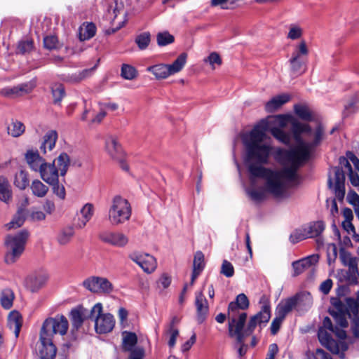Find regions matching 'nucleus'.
I'll use <instances>...</instances> for the list:
<instances>
[{
    "instance_id": "obj_37",
    "label": "nucleus",
    "mask_w": 359,
    "mask_h": 359,
    "mask_svg": "<svg viewBox=\"0 0 359 359\" xmlns=\"http://www.w3.org/2000/svg\"><path fill=\"white\" fill-rule=\"evenodd\" d=\"M320 328H324L325 330H327L330 332L334 333L337 337L339 339H345L346 337V334L344 330L337 327H334L332 325V321L330 318L325 317L323 321V326Z\"/></svg>"
},
{
    "instance_id": "obj_33",
    "label": "nucleus",
    "mask_w": 359,
    "mask_h": 359,
    "mask_svg": "<svg viewBox=\"0 0 359 359\" xmlns=\"http://www.w3.org/2000/svg\"><path fill=\"white\" fill-rule=\"evenodd\" d=\"M137 341V337L135 333L126 331L122 333V346L124 351H130L131 353Z\"/></svg>"
},
{
    "instance_id": "obj_36",
    "label": "nucleus",
    "mask_w": 359,
    "mask_h": 359,
    "mask_svg": "<svg viewBox=\"0 0 359 359\" xmlns=\"http://www.w3.org/2000/svg\"><path fill=\"white\" fill-rule=\"evenodd\" d=\"M83 309H73L71 311V322L72 325V330H77L83 325Z\"/></svg>"
},
{
    "instance_id": "obj_34",
    "label": "nucleus",
    "mask_w": 359,
    "mask_h": 359,
    "mask_svg": "<svg viewBox=\"0 0 359 359\" xmlns=\"http://www.w3.org/2000/svg\"><path fill=\"white\" fill-rule=\"evenodd\" d=\"M96 32V27L93 23H83L79 29V36L81 41H86L93 37Z\"/></svg>"
},
{
    "instance_id": "obj_5",
    "label": "nucleus",
    "mask_w": 359,
    "mask_h": 359,
    "mask_svg": "<svg viewBox=\"0 0 359 359\" xmlns=\"http://www.w3.org/2000/svg\"><path fill=\"white\" fill-rule=\"evenodd\" d=\"M131 215L132 208L128 200L120 196L112 198L108 210V220L111 225L124 224L130 219Z\"/></svg>"
},
{
    "instance_id": "obj_38",
    "label": "nucleus",
    "mask_w": 359,
    "mask_h": 359,
    "mask_svg": "<svg viewBox=\"0 0 359 359\" xmlns=\"http://www.w3.org/2000/svg\"><path fill=\"white\" fill-rule=\"evenodd\" d=\"M31 190L34 196L43 198L46 195L48 191V187L39 180H34L32 182Z\"/></svg>"
},
{
    "instance_id": "obj_27",
    "label": "nucleus",
    "mask_w": 359,
    "mask_h": 359,
    "mask_svg": "<svg viewBox=\"0 0 359 359\" xmlns=\"http://www.w3.org/2000/svg\"><path fill=\"white\" fill-rule=\"evenodd\" d=\"M334 189L336 193L339 196L344 197L345 194L344 182L345 175L344 171L340 168H334Z\"/></svg>"
},
{
    "instance_id": "obj_53",
    "label": "nucleus",
    "mask_w": 359,
    "mask_h": 359,
    "mask_svg": "<svg viewBox=\"0 0 359 359\" xmlns=\"http://www.w3.org/2000/svg\"><path fill=\"white\" fill-rule=\"evenodd\" d=\"M43 45L44 47L48 50L57 49L60 48L57 38L53 35L44 37Z\"/></svg>"
},
{
    "instance_id": "obj_62",
    "label": "nucleus",
    "mask_w": 359,
    "mask_h": 359,
    "mask_svg": "<svg viewBox=\"0 0 359 359\" xmlns=\"http://www.w3.org/2000/svg\"><path fill=\"white\" fill-rule=\"evenodd\" d=\"M332 280L331 279H327L325 280V281H323L320 285V290L324 294H327L332 287Z\"/></svg>"
},
{
    "instance_id": "obj_56",
    "label": "nucleus",
    "mask_w": 359,
    "mask_h": 359,
    "mask_svg": "<svg viewBox=\"0 0 359 359\" xmlns=\"http://www.w3.org/2000/svg\"><path fill=\"white\" fill-rule=\"evenodd\" d=\"M221 273L227 278L232 277L234 274V268L231 263L224 260L221 267Z\"/></svg>"
},
{
    "instance_id": "obj_1",
    "label": "nucleus",
    "mask_w": 359,
    "mask_h": 359,
    "mask_svg": "<svg viewBox=\"0 0 359 359\" xmlns=\"http://www.w3.org/2000/svg\"><path fill=\"white\" fill-rule=\"evenodd\" d=\"M276 120L280 128L271 129L273 136L279 142L290 144L291 135L282 128L291 121L290 130L294 141L290 149L278 148L276 151L275 158L283 166L282 168L272 169L263 165L269 163L273 149L264 126L257 125L242 136L250 179L246 191L256 202L265 200L269 194L278 199L289 198L290 187L299 180L297 170L310 159L323 138L324 130L320 125L312 129L309 124L292 120L289 116H278Z\"/></svg>"
},
{
    "instance_id": "obj_43",
    "label": "nucleus",
    "mask_w": 359,
    "mask_h": 359,
    "mask_svg": "<svg viewBox=\"0 0 359 359\" xmlns=\"http://www.w3.org/2000/svg\"><path fill=\"white\" fill-rule=\"evenodd\" d=\"M175 37L168 32L164 31L157 34L156 41L159 46H165L174 42Z\"/></svg>"
},
{
    "instance_id": "obj_20",
    "label": "nucleus",
    "mask_w": 359,
    "mask_h": 359,
    "mask_svg": "<svg viewBox=\"0 0 359 359\" xmlns=\"http://www.w3.org/2000/svg\"><path fill=\"white\" fill-rule=\"evenodd\" d=\"M195 305L197 311V320L199 323H202L209 311L208 304L203 292L201 291L196 294Z\"/></svg>"
},
{
    "instance_id": "obj_63",
    "label": "nucleus",
    "mask_w": 359,
    "mask_h": 359,
    "mask_svg": "<svg viewBox=\"0 0 359 359\" xmlns=\"http://www.w3.org/2000/svg\"><path fill=\"white\" fill-rule=\"evenodd\" d=\"M144 355V350L143 348L137 347L132 351L130 359H143Z\"/></svg>"
},
{
    "instance_id": "obj_55",
    "label": "nucleus",
    "mask_w": 359,
    "mask_h": 359,
    "mask_svg": "<svg viewBox=\"0 0 359 359\" xmlns=\"http://www.w3.org/2000/svg\"><path fill=\"white\" fill-rule=\"evenodd\" d=\"M167 333L169 334L168 345L170 347L172 348L176 344V339L179 335V330L177 327L172 325L169 326Z\"/></svg>"
},
{
    "instance_id": "obj_49",
    "label": "nucleus",
    "mask_w": 359,
    "mask_h": 359,
    "mask_svg": "<svg viewBox=\"0 0 359 359\" xmlns=\"http://www.w3.org/2000/svg\"><path fill=\"white\" fill-rule=\"evenodd\" d=\"M297 298V305H302L306 307H310L313 303V299L309 292H302L293 297Z\"/></svg>"
},
{
    "instance_id": "obj_8",
    "label": "nucleus",
    "mask_w": 359,
    "mask_h": 359,
    "mask_svg": "<svg viewBox=\"0 0 359 359\" xmlns=\"http://www.w3.org/2000/svg\"><path fill=\"white\" fill-rule=\"evenodd\" d=\"M332 305L334 306L335 312L346 311L348 312V317H352V331L355 337H359V304L352 298L346 299V304L340 299L333 298L331 300Z\"/></svg>"
},
{
    "instance_id": "obj_64",
    "label": "nucleus",
    "mask_w": 359,
    "mask_h": 359,
    "mask_svg": "<svg viewBox=\"0 0 359 359\" xmlns=\"http://www.w3.org/2000/svg\"><path fill=\"white\" fill-rule=\"evenodd\" d=\"M278 351V347L276 344H271L269 347L268 353L266 359H274L275 355Z\"/></svg>"
},
{
    "instance_id": "obj_44",
    "label": "nucleus",
    "mask_w": 359,
    "mask_h": 359,
    "mask_svg": "<svg viewBox=\"0 0 359 359\" xmlns=\"http://www.w3.org/2000/svg\"><path fill=\"white\" fill-rule=\"evenodd\" d=\"M330 313L334 318L336 323L341 327H346L348 326L347 316H348V312L347 311L335 312L334 310H330Z\"/></svg>"
},
{
    "instance_id": "obj_9",
    "label": "nucleus",
    "mask_w": 359,
    "mask_h": 359,
    "mask_svg": "<svg viewBox=\"0 0 359 359\" xmlns=\"http://www.w3.org/2000/svg\"><path fill=\"white\" fill-rule=\"evenodd\" d=\"M325 228V223L320 220L306 223L290 234V241L294 244L307 238L318 237L324 231Z\"/></svg>"
},
{
    "instance_id": "obj_41",
    "label": "nucleus",
    "mask_w": 359,
    "mask_h": 359,
    "mask_svg": "<svg viewBox=\"0 0 359 359\" xmlns=\"http://www.w3.org/2000/svg\"><path fill=\"white\" fill-rule=\"evenodd\" d=\"M13 299L14 294L11 289H5L1 292L0 300L4 309H10L13 306Z\"/></svg>"
},
{
    "instance_id": "obj_3",
    "label": "nucleus",
    "mask_w": 359,
    "mask_h": 359,
    "mask_svg": "<svg viewBox=\"0 0 359 359\" xmlns=\"http://www.w3.org/2000/svg\"><path fill=\"white\" fill-rule=\"evenodd\" d=\"M29 168L39 174L41 178L48 184L58 182L59 173L55 163H48L40 156L37 150L28 149L25 154Z\"/></svg>"
},
{
    "instance_id": "obj_26",
    "label": "nucleus",
    "mask_w": 359,
    "mask_h": 359,
    "mask_svg": "<svg viewBox=\"0 0 359 359\" xmlns=\"http://www.w3.org/2000/svg\"><path fill=\"white\" fill-rule=\"evenodd\" d=\"M309 53V50L306 41L302 40L294 46L290 58L306 62Z\"/></svg>"
},
{
    "instance_id": "obj_25",
    "label": "nucleus",
    "mask_w": 359,
    "mask_h": 359,
    "mask_svg": "<svg viewBox=\"0 0 359 359\" xmlns=\"http://www.w3.org/2000/svg\"><path fill=\"white\" fill-rule=\"evenodd\" d=\"M296 305L297 298L291 297L285 301H281L276 308V315L285 318L286 315L290 313Z\"/></svg>"
},
{
    "instance_id": "obj_22",
    "label": "nucleus",
    "mask_w": 359,
    "mask_h": 359,
    "mask_svg": "<svg viewBox=\"0 0 359 359\" xmlns=\"http://www.w3.org/2000/svg\"><path fill=\"white\" fill-rule=\"evenodd\" d=\"M289 94L283 93L272 97L265 104V109L267 112H274L290 100Z\"/></svg>"
},
{
    "instance_id": "obj_35",
    "label": "nucleus",
    "mask_w": 359,
    "mask_h": 359,
    "mask_svg": "<svg viewBox=\"0 0 359 359\" xmlns=\"http://www.w3.org/2000/svg\"><path fill=\"white\" fill-rule=\"evenodd\" d=\"M27 213L25 209H19L12 220L6 224L8 229L20 227L25 221Z\"/></svg>"
},
{
    "instance_id": "obj_42",
    "label": "nucleus",
    "mask_w": 359,
    "mask_h": 359,
    "mask_svg": "<svg viewBox=\"0 0 359 359\" xmlns=\"http://www.w3.org/2000/svg\"><path fill=\"white\" fill-rule=\"evenodd\" d=\"M290 69L293 74L299 75L303 74L306 70V62L304 60H297L294 58L289 60Z\"/></svg>"
},
{
    "instance_id": "obj_15",
    "label": "nucleus",
    "mask_w": 359,
    "mask_h": 359,
    "mask_svg": "<svg viewBox=\"0 0 359 359\" xmlns=\"http://www.w3.org/2000/svg\"><path fill=\"white\" fill-rule=\"evenodd\" d=\"M319 261V256L316 254L309 255L300 260L294 262L292 263V268L294 270V276H297L306 270L313 269Z\"/></svg>"
},
{
    "instance_id": "obj_48",
    "label": "nucleus",
    "mask_w": 359,
    "mask_h": 359,
    "mask_svg": "<svg viewBox=\"0 0 359 359\" xmlns=\"http://www.w3.org/2000/svg\"><path fill=\"white\" fill-rule=\"evenodd\" d=\"M151 41V35L149 32H143L135 39V43L140 50L146 49Z\"/></svg>"
},
{
    "instance_id": "obj_54",
    "label": "nucleus",
    "mask_w": 359,
    "mask_h": 359,
    "mask_svg": "<svg viewBox=\"0 0 359 359\" xmlns=\"http://www.w3.org/2000/svg\"><path fill=\"white\" fill-rule=\"evenodd\" d=\"M90 69H84L81 72L72 74L68 79L69 82L76 83L82 81L85 78H86L88 74L90 73Z\"/></svg>"
},
{
    "instance_id": "obj_16",
    "label": "nucleus",
    "mask_w": 359,
    "mask_h": 359,
    "mask_svg": "<svg viewBox=\"0 0 359 359\" xmlns=\"http://www.w3.org/2000/svg\"><path fill=\"white\" fill-rule=\"evenodd\" d=\"M40 334L39 341L40 344L38 348V353L41 359H54L57 353V348L53 342V339L46 337V339L42 338Z\"/></svg>"
},
{
    "instance_id": "obj_51",
    "label": "nucleus",
    "mask_w": 359,
    "mask_h": 359,
    "mask_svg": "<svg viewBox=\"0 0 359 359\" xmlns=\"http://www.w3.org/2000/svg\"><path fill=\"white\" fill-rule=\"evenodd\" d=\"M15 185L20 189H24L28 184V179L25 171L20 170L16 173L14 179Z\"/></svg>"
},
{
    "instance_id": "obj_14",
    "label": "nucleus",
    "mask_w": 359,
    "mask_h": 359,
    "mask_svg": "<svg viewBox=\"0 0 359 359\" xmlns=\"http://www.w3.org/2000/svg\"><path fill=\"white\" fill-rule=\"evenodd\" d=\"M99 237L104 243L117 248L125 247L129 241L128 237L119 231H103Z\"/></svg>"
},
{
    "instance_id": "obj_46",
    "label": "nucleus",
    "mask_w": 359,
    "mask_h": 359,
    "mask_svg": "<svg viewBox=\"0 0 359 359\" xmlns=\"http://www.w3.org/2000/svg\"><path fill=\"white\" fill-rule=\"evenodd\" d=\"M295 114L302 119L309 121L312 118L311 112L306 105L296 104L294 106Z\"/></svg>"
},
{
    "instance_id": "obj_19",
    "label": "nucleus",
    "mask_w": 359,
    "mask_h": 359,
    "mask_svg": "<svg viewBox=\"0 0 359 359\" xmlns=\"http://www.w3.org/2000/svg\"><path fill=\"white\" fill-rule=\"evenodd\" d=\"M94 212V207L91 203L85 204L77 213V219L75 220V226L77 229H83L91 219Z\"/></svg>"
},
{
    "instance_id": "obj_61",
    "label": "nucleus",
    "mask_w": 359,
    "mask_h": 359,
    "mask_svg": "<svg viewBox=\"0 0 359 359\" xmlns=\"http://www.w3.org/2000/svg\"><path fill=\"white\" fill-rule=\"evenodd\" d=\"M52 185L53 186L54 194L60 199H65L66 195L65 187L62 185H60L58 182Z\"/></svg>"
},
{
    "instance_id": "obj_24",
    "label": "nucleus",
    "mask_w": 359,
    "mask_h": 359,
    "mask_svg": "<svg viewBox=\"0 0 359 359\" xmlns=\"http://www.w3.org/2000/svg\"><path fill=\"white\" fill-rule=\"evenodd\" d=\"M22 324V316L19 312L16 311H11L8 317V325L9 328L13 332L15 337L19 336Z\"/></svg>"
},
{
    "instance_id": "obj_2",
    "label": "nucleus",
    "mask_w": 359,
    "mask_h": 359,
    "mask_svg": "<svg viewBox=\"0 0 359 359\" xmlns=\"http://www.w3.org/2000/svg\"><path fill=\"white\" fill-rule=\"evenodd\" d=\"M259 304H262L259 312L250 318L246 329L243 330L247 318L245 313H240L238 320L233 318L232 321L229 323L230 337H235L237 342L241 345L238 348L240 356L243 355L246 352V346L244 344L245 338L250 335L257 325L262 327L270 320L271 306L269 299L265 296H262L259 300Z\"/></svg>"
},
{
    "instance_id": "obj_30",
    "label": "nucleus",
    "mask_w": 359,
    "mask_h": 359,
    "mask_svg": "<svg viewBox=\"0 0 359 359\" xmlns=\"http://www.w3.org/2000/svg\"><path fill=\"white\" fill-rule=\"evenodd\" d=\"M339 259L342 264L348 266L353 271H358L359 259L352 257V255L344 248L339 251Z\"/></svg>"
},
{
    "instance_id": "obj_57",
    "label": "nucleus",
    "mask_w": 359,
    "mask_h": 359,
    "mask_svg": "<svg viewBox=\"0 0 359 359\" xmlns=\"http://www.w3.org/2000/svg\"><path fill=\"white\" fill-rule=\"evenodd\" d=\"M33 48V42L29 40L22 41L18 43L17 52L25 54L30 52Z\"/></svg>"
},
{
    "instance_id": "obj_23",
    "label": "nucleus",
    "mask_w": 359,
    "mask_h": 359,
    "mask_svg": "<svg viewBox=\"0 0 359 359\" xmlns=\"http://www.w3.org/2000/svg\"><path fill=\"white\" fill-rule=\"evenodd\" d=\"M47 276L44 274L29 276L25 282L26 287L32 292H37L46 283Z\"/></svg>"
},
{
    "instance_id": "obj_29",
    "label": "nucleus",
    "mask_w": 359,
    "mask_h": 359,
    "mask_svg": "<svg viewBox=\"0 0 359 359\" xmlns=\"http://www.w3.org/2000/svg\"><path fill=\"white\" fill-rule=\"evenodd\" d=\"M12 198V189L8 179L0 176V200L8 203Z\"/></svg>"
},
{
    "instance_id": "obj_40",
    "label": "nucleus",
    "mask_w": 359,
    "mask_h": 359,
    "mask_svg": "<svg viewBox=\"0 0 359 359\" xmlns=\"http://www.w3.org/2000/svg\"><path fill=\"white\" fill-rule=\"evenodd\" d=\"M25 127L24 124L19 121H13L8 126V133L13 137H17L20 136L25 132Z\"/></svg>"
},
{
    "instance_id": "obj_58",
    "label": "nucleus",
    "mask_w": 359,
    "mask_h": 359,
    "mask_svg": "<svg viewBox=\"0 0 359 359\" xmlns=\"http://www.w3.org/2000/svg\"><path fill=\"white\" fill-rule=\"evenodd\" d=\"M172 281L171 276L167 273H163L157 281V286L159 289L164 290L168 288Z\"/></svg>"
},
{
    "instance_id": "obj_50",
    "label": "nucleus",
    "mask_w": 359,
    "mask_h": 359,
    "mask_svg": "<svg viewBox=\"0 0 359 359\" xmlns=\"http://www.w3.org/2000/svg\"><path fill=\"white\" fill-rule=\"evenodd\" d=\"M303 35V29L298 25H290L287 38L291 40L299 39Z\"/></svg>"
},
{
    "instance_id": "obj_47",
    "label": "nucleus",
    "mask_w": 359,
    "mask_h": 359,
    "mask_svg": "<svg viewBox=\"0 0 359 359\" xmlns=\"http://www.w3.org/2000/svg\"><path fill=\"white\" fill-rule=\"evenodd\" d=\"M51 89L54 103L59 104L65 95L64 86L61 83H55Z\"/></svg>"
},
{
    "instance_id": "obj_18",
    "label": "nucleus",
    "mask_w": 359,
    "mask_h": 359,
    "mask_svg": "<svg viewBox=\"0 0 359 359\" xmlns=\"http://www.w3.org/2000/svg\"><path fill=\"white\" fill-rule=\"evenodd\" d=\"M249 306V301L247 296L241 293L238 294L236 297L235 302H232L229 304L228 308V316L230 319L229 322L232 321V318H234L236 320L238 319L236 318V315L238 312V309L245 310L248 309Z\"/></svg>"
},
{
    "instance_id": "obj_28",
    "label": "nucleus",
    "mask_w": 359,
    "mask_h": 359,
    "mask_svg": "<svg viewBox=\"0 0 359 359\" xmlns=\"http://www.w3.org/2000/svg\"><path fill=\"white\" fill-rule=\"evenodd\" d=\"M57 139V134L55 130H50L46 133L43 142L40 146V149L43 154H46L47 149L51 151L55 146Z\"/></svg>"
},
{
    "instance_id": "obj_6",
    "label": "nucleus",
    "mask_w": 359,
    "mask_h": 359,
    "mask_svg": "<svg viewBox=\"0 0 359 359\" xmlns=\"http://www.w3.org/2000/svg\"><path fill=\"white\" fill-rule=\"evenodd\" d=\"M187 54L181 53L170 65L160 63L147 68V71L152 73L156 79H165L170 76L180 72L187 63Z\"/></svg>"
},
{
    "instance_id": "obj_39",
    "label": "nucleus",
    "mask_w": 359,
    "mask_h": 359,
    "mask_svg": "<svg viewBox=\"0 0 359 359\" xmlns=\"http://www.w3.org/2000/svg\"><path fill=\"white\" fill-rule=\"evenodd\" d=\"M203 62L208 65L212 70L216 69L222 64V57L217 52L210 53L208 57L203 59Z\"/></svg>"
},
{
    "instance_id": "obj_45",
    "label": "nucleus",
    "mask_w": 359,
    "mask_h": 359,
    "mask_svg": "<svg viewBox=\"0 0 359 359\" xmlns=\"http://www.w3.org/2000/svg\"><path fill=\"white\" fill-rule=\"evenodd\" d=\"M121 75L126 80H133L137 76V71L134 67L123 64L121 67Z\"/></svg>"
},
{
    "instance_id": "obj_59",
    "label": "nucleus",
    "mask_w": 359,
    "mask_h": 359,
    "mask_svg": "<svg viewBox=\"0 0 359 359\" xmlns=\"http://www.w3.org/2000/svg\"><path fill=\"white\" fill-rule=\"evenodd\" d=\"M283 320V318H280V316L276 315L271 325V332L272 334H276L278 332Z\"/></svg>"
},
{
    "instance_id": "obj_31",
    "label": "nucleus",
    "mask_w": 359,
    "mask_h": 359,
    "mask_svg": "<svg viewBox=\"0 0 359 359\" xmlns=\"http://www.w3.org/2000/svg\"><path fill=\"white\" fill-rule=\"evenodd\" d=\"M52 163H55V167L58 170L59 175L64 176L69 166L70 159L66 153H62Z\"/></svg>"
},
{
    "instance_id": "obj_11",
    "label": "nucleus",
    "mask_w": 359,
    "mask_h": 359,
    "mask_svg": "<svg viewBox=\"0 0 359 359\" xmlns=\"http://www.w3.org/2000/svg\"><path fill=\"white\" fill-rule=\"evenodd\" d=\"M105 151L114 161H117L121 168L129 170V166L125 160V153L118 143V139L114 135H108L105 140Z\"/></svg>"
},
{
    "instance_id": "obj_21",
    "label": "nucleus",
    "mask_w": 359,
    "mask_h": 359,
    "mask_svg": "<svg viewBox=\"0 0 359 359\" xmlns=\"http://www.w3.org/2000/svg\"><path fill=\"white\" fill-rule=\"evenodd\" d=\"M327 330L324 328H319L318 336L321 344L326 347L329 351L333 353H337L339 351L338 344L334 340L330 334L327 332Z\"/></svg>"
},
{
    "instance_id": "obj_7",
    "label": "nucleus",
    "mask_w": 359,
    "mask_h": 359,
    "mask_svg": "<svg viewBox=\"0 0 359 359\" xmlns=\"http://www.w3.org/2000/svg\"><path fill=\"white\" fill-rule=\"evenodd\" d=\"M101 303L95 304L91 309L90 318L95 321V330L97 334H107L112 331L115 325L114 316L110 313H103Z\"/></svg>"
},
{
    "instance_id": "obj_60",
    "label": "nucleus",
    "mask_w": 359,
    "mask_h": 359,
    "mask_svg": "<svg viewBox=\"0 0 359 359\" xmlns=\"http://www.w3.org/2000/svg\"><path fill=\"white\" fill-rule=\"evenodd\" d=\"M347 200L350 204L354 206V208L359 207V196L355 191L348 192Z\"/></svg>"
},
{
    "instance_id": "obj_12",
    "label": "nucleus",
    "mask_w": 359,
    "mask_h": 359,
    "mask_svg": "<svg viewBox=\"0 0 359 359\" xmlns=\"http://www.w3.org/2000/svg\"><path fill=\"white\" fill-rule=\"evenodd\" d=\"M82 285L92 293L110 294L114 290L112 283L106 278L90 276L83 280Z\"/></svg>"
},
{
    "instance_id": "obj_10",
    "label": "nucleus",
    "mask_w": 359,
    "mask_h": 359,
    "mask_svg": "<svg viewBox=\"0 0 359 359\" xmlns=\"http://www.w3.org/2000/svg\"><path fill=\"white\" fill-rule=\"evenodd\" d=\"M69 328V322L64 316H56L54 318H48L44 320L41 328L40 334L42 338L46 337L53 339L55 334H59L63 336L67 334Z\"/></svg>"
},
{
    "instance_id": "obj_17",
    "label": "nucleus",
    "mask_w": 359,
    "mask_h": 359,
    "mask_svg": "<svg viewBox=\"0 0 359 359\" xmlns=\"http://www.w3.org/2000/svg\"><path fill=\"white\" fill-rule=\"evenodd\" d=\"M34 86L31 83H22L13 87H6L0 90V95L8 98H15L29 93Z\"/></svg>"
},
{
    "instance_id": "obj_4",
    "label": "nucleus",
    "mask_w": 359,
    "mask_h": 359,
    "mask_svg": "<svg viewBox=\"0 0 359 359\" xmlns=\"http://www.w3.org/2000/svg\"><path fill=\"white\" fill-rule=\"evenodd\" d=\"M29 235V232L23 229L17 233L9 234L6 237L5 261L7 264H13L20 257L25 250Z\"/></svg>"
},
{
    "instance_id": "obj_32",
    "label": "nucleus",
    "mask_w": 359,
    "mask_h": 359,
    "mask_svg": "<svg viewBox=\"0 0 359 359\" xmlns=\"http://www.w3.org/2000/svg\"><path fill=\"white\" fill-rule=\"evenodd\" d=\"M74 229L72 226H67L59 231L57 235V242L60 245L69 244L74 236Z\"/></svg>"
},
{
    "instance_id": "obj_52",
    "label": "nucleus",
    "mask_w": 359,
    "mask_h": 359,
    "mask_svg": "<svg viewBox=\"0 0 359 359\" xmlns=\"http://www.w3.org/2000/svg\"><path fill=\"white\" fill-rule=\"evenodd\" d=\"M204 265L203 254L200 251L196 252L194 259L193 271L201 273L204 268Z\"/></svg>"
},
{
    "instance_id": "obj_13",
    "label": "nucleus",
    "mask_w": 359,
    "mask_h": 359,
    "mask_svg": "<svg viewBox=\"0 0 359 359\" xmlns=\"http://www.w3.org/2000/svg\"><path fill=\"white\" fill-rule=\"evenodd\" d=\"M129 257L147 273H151L157 267L156 259L149 254L135 252L131 253Z\"/></svg>"
}]
</instances>
